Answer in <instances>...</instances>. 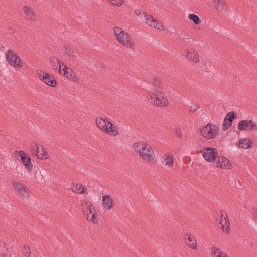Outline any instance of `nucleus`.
<instances>
[{
    "label": "nucleus",
    "mask_w": 257,
    "mask_h": 257,
    "mask_svg": "<svg viewBox=\"0 0 257 257\" xmlns=\"http://www.w3.org/2000/svg\"><path fill=\"white\" fill-rule=\"evenodd\" d=\"M102 204L105 208L110 209L113 206V201L109 195H104L102 196Z\"/></svg>",
    "instance_id": "15"
},
{
    "label": "nucleus",
    "mask_w": 257,
    "mask_h": 257,
    "mask_svg": "<svg viewBox=\"0 0 257 257\" xmlns=\"http://www.w3.org/2000/svg\"><path fill=\"white\" fill-rule=\"evenodd\" d=\"M19 155L27 171L29 172H31L33 169V164L31 162V158L24 151H20Z\"/></svg>",
    "instance_id": "7"
},
{
    "label": "nucleus",
    "mask_w": 257,
    "mask_h": 257,
    "mask_svg": "<svg viewBox=\"0 0 257 257\" xmlns=\"http://www.w3.org/2000/svg\"><path fill=\"white\" fill-rule=\"evenodd\" d=\"M62 51L63 53L67 54L73 59H75L76 58V56L74 54V51L73 49L70 48L69 47H64L63 48Z\"/></svg>",
    "instance_id": "24"
},
{
    "label": "nucleus",
    "mask_w": 257,
    "mask_h": 257,
    "mask_svg": "<svg viewBox=\"0 0 257 257\" xmlns=\"http://www.w3.org/2000/svg\"><path fill=\"white\" fill-rule=\"evenodd\" d=\"M13 185L16 190H18V191H20V190L21 189V188L23 187V185L20 183H17L14 182L13 183Z\"/></svg>",
    "instance_id": "40"
},
{
    "label": "nucleus",
    "mask_w": 257,
    "mask_h": 257,
    "mask_svg": "<svg viewBox=\"0 0 257 257\" xmlns=\"http://www.w3.org/2000/svg\"><path fill=\"white\" fill-rule=\"evenodd\" d=\"M41 70H39V71H40ZM39 75V76L41 77H43V73H41V72H40L39 73H38Z\"/></svg>",
    "instance_id": "48"
},
{
    "label": "nucleus",
    "mask_w": 257,
    "mask_h": 257,
    "mask_svg": "<svg viewBox=\"0 0 257 257\" xmlns=\"http://www.w3.org/2000/svg\"><path fill=\"white\" fill-rule=\"evenodd\" d=\"M108 125L105 129L107 133L114 136L118 134V128L109 121H108Z\"/></svg>",
    "instance_id": "14"
},
{
    "label": "nucleus",
    "mask_w": 257,
    "mask_h": 257,
    "mask_svg": "<svg viewBox=\"0 0 257 257\" xmlns=\"http://www.w3.org/2000/svg\"><path fill=\"white\" fill-rule=\"evenodd\" d=\"M116 39L120 44L126 46V47L131 48L133 46V43L131 41V37L125 32L121 33Z\"/></svg>",
    "instance_id": "9"
},
{
    "label": "nucleus",
    "mask_w": 257,
    "mask_h": 257,
    "mask_svg": "<svg viewBox=\"0 0 257 257\" xmlns=\"http://www.w3.org/2000/svg\"><path fill=\"white\" fill-rule=\"evenodd\" d=\"M208 132H207V139H214V136L213 134V129L212 127L209 126L208 127Z\"/></svg>",
    "instance_id": "34"
},
{
    "label": "nucleus",
    "mask_w": 257,
    "mask_h": 257,
    "mask_svg": "<svg viewBox=\"0 0 257 257\" xmlns=\"http://www.w3.org/2000/svg\"><path fill=\"white\" fill-rule=\"evenodd\" d=\"M208 126L212 127L213 134L215 138L219 133L218 127L216 125L211 123H208Z\"/></svg>",
    "instance_id": "30"
},
{
    "label": "nucleus",
    "mask_w": 257,
    "mask_h": 257,
    "mask_svg": "<svg viewBox=\"0 0 257 257\" xmlns=\"http://www.w3.org/2000/svg\"><path fill=\"white\" fill-rule=\"evenodd\" d=\"M7 60L9 64L16 68L23 66L20 58L12 50H8L6 53Z\"/></svg>",
    "instance_id": "1"
},
{
    "label": "nucleus",
    "mask_w": 257,
    "mask_h": 257,
    "mask_svg": "<svg viewBox=\"0 0 257 257\" xmlns=\"http://www.w3.org/2000/svg\"><path fill=\"white\" fill-rule=\"evenodd\" d=\"M75 190L76 191H75L77 193H78L79 194H83L85 193V191H86V188L84 186L81 184H79L76 186Z\"/></svg>",
    "instance_id": "29"
},
{
    "label": "nucleus",
    "mask_w": 257,
    "mask_h": 257,
    "mask_svg": "<svg viewBox=\"0 0 257 257\" xmlns=\"http://www.w3.org/2000/svg\"><path fill=\"white\" fill-rule=\"evenodd\" d=\"M193 110H194V109H190V112H193Z\"/></svg>",
    "instance_id": "49"
},
{
    "label": "nucleus",
    "mask_w": 257,
    "mask_h": 257,
    "mask_svg": "<svg viewBox=\"0 0 257 257\" xmlns=\"http://www.w3.org/2000/svg\"><path fill=\"white\" fill-rule=\"evenodd\" d=\"M26 186H23V187L21 188V189L20 190V191H18L20 194L23 195V196H26L28 195V193L26 192Z\"/></svg>",
    "instance_id": "41"
},
{
    "label": "nucleus",
    "mask_w": 257,
    "mask_h": 257,
    "mask_svg": "<svg viewBox=\"0 0 257 257\" xmlns=\"http://www.w3.org/2000/svg\"><path fill=\"white\" fill-rule=\"evenodd\" d=\"M217 150L211 147H204L202 151V155L204 159L208 162H214L217 158Z\"/></svg>",
    "instance_id": "2"
},
{
    "label": "nucleus",
    "mask_w": 257,
    "mask_h": 257,
    "mask_svg": "<svg viewBox=\"0 0 257 257\" xmlns=\"http://www.w3.org/2000/svg\"><path fill=\"white\" fill-rule=\"evenodd\" d=\"M188 240L189 241V243H188V245L190 247H191L192 249H196L197 248V243H196V240L195 239L194 237H192L191 235V234H188ZM187 243V242H186Z\"/></svg>",
    "instance_id": "26"
},
{
    "label": "nucleus",
    "mask_w": 257,
    "mask_h": 257,
    "mask_svg": "<svg viewBox=\"0 0 257 257\" xmlns=\"http://www.w3.org/2000/svg\"><path fill=\"white\" fill-rule=\"evenodd\" d=\"M213 3L215 9L219 12H222L227 6V3L224 0H214Z\"/></svg>",
    "instance_id": "17"
},
{
    "label": "nucleus",
    "mask_w": 257,
    "mask_h": 257,
    "mask_svg": "<svg viewBox=\"0 0 257 257\" xmlns=\"http://www.w3.org/2000/svg\"><path fill=\"white\" fill-rule=\"evenodd\" d=\"M40 72L43 73V77L42 80L44 83L53 87H55L56 86L57 81L54 76L42 70H40Z\"/></svg>",
    "instance_id": "10"
},
{
    "label": "nucleus",
    "mask_w": 257,
    "mask_h": 257,
    "mask_svg": "<svg viewBox=\"0 0 257 257\" xmlns=\"http://www.w3.org/2000/svg\"><path fill=\"white\" fill-rule=\"evenodd\" d=\"M252 211L253 213V215H257V208L253 207L252 208Z\"/></svg>",
    "instance_id": "44"
},
{
    "label": "nucleus",
    "mask_w": 257,
    "mask_h": 257,
    "mask_svg": "<svg viewBox=\"0 0 257 257\" xmlns=\"http://www.w3.org/2000/svg\"><path fill=\"white\" fill-rule=\"evenodd\" d=\"M208 124L204 127H203L200 130V133L201 135L207 138V132H208Z\"/></svg>",
    "instance_id": "36"
},
{
    "label": "nucleus",
    "mask_w": 257,
    "mask_h": 257,
    "mask_svg": "<svg viewBox=\"0 0 257 257\" xmlns=\"http://www.w3.org/2000/svg\"><path fill=\"white\" fill-rule=\"evenodd\" d=\"M156 29H158L160 30H163L165 29V27L163 25V24L161 23L156 22L154 25H153V26Z\"/></svg>",
    "instance_id": "39"
},
{
    "label": "nucleus",
    "mask_w": 257,
    "mask_h": 257,
    "mask_svg": "<svg viewBox=\"0 0 257 257\" xmlns=\"http://www.w3.org/2000/svg\"><path fill=\"white\" fill-rule=\"evenodd\" d=\"M186 56L188 59H189V60L193 62H194L195 63L199 62V55L194 50L190 52H188Z\"/></svg>",
    "instance_id": "21"
},
{
    "label": "nucleus",
    "mask_w": 257,
    "mask_h": 257,
    "mask_svg": "<svg viewBox=\"0 0 257 257\" xmlns=\"http://www.w3.org/2000/svg\"><path fill=\"white\" fill-rule=\"evenodd\" d=\"M200 107L199 104H196V107L194 108L193 112H195L197 109H199Z\"/></svg>",
    "instance_id": "45"
},
{
    "label": "nucleus",
    "mask_w": 257,
    "mask_h": 257,
    "mask_svg": "<svg viewBox=\"0 0 257 257\" xmlns=\"http://www.w3.org/2000/svg\"><path fill=\"white\" fill-rule=\"evenodd\" d=\"M141 151H143L144 153L147 152L148 153H150L151 154H154V151L152 149V147L148 144L144 142H141Z\"/></svg>",
    "instance_id": "25"
},
{
    "label": "nucleus",
    "mask_w": 257,
    "mask_h": 257,
    "mask_svg": "<svg viewBox=\"0 0 257 257\" xmlns=\"http://www.w3.org/2000/svg\"><path fill=\"white\" fill-rule=\"evenodd\" d=\"M152 84L154 86L158 87L160 89H161L163 86L162 80L160 77H153Z\"/></svg>",
    "instance_id": "27"
},
{
    "label": "nucleus",
    "mask_w": 257,
    "mask_h": 257,
    "mask_svg": "<svg viewBox=\"0 0 257 257\" xmlns=\"http://www.w3.org/2000/svg\"><path fill=\"white\" fill-rule=\"evenodd\" d=\"M113 31L114 35L116 36V38L118 37L121 34V33L124 32L121 30V28L116 27L114 28Z\"/></svg>",
    "instance_id": "37"
},
{
    "label": "nucleus",
    "mask_w": 257,
    "mask_h": 257,
    "mask_svg": "<svg viewBox=\"0 0 257 257\" xmlns=\"http://www.w3.org/2000/svg\"><path fill=\"white\" fill-rule=\"evenodd\" d=\"M24 11L27 15L28 18L30 20H34L36 16L35 13L32 11V9L30 7L26 6L24 7Z\"/></svg>",
    "instance_id": "20"
},
{
    "label": "nucleus",
    "mask_w": 257,
    "mask_h": 257,
    "mask_svg": "<svg viewBox=\"0 0 257 257\" xmlns=\"http://www.w3.org/2000/svg\"><path fill=\"white\" fill-rule=\"evenodd\" d=\"M61 74H63V75L69 79L75 82H77L79 79L74 71L71 68H68L66 65H64V67L62 69Z\"/></svg>",
    "instance_id": "11"
},
{
    "label": "nucleus",
    "mask_w": 257,
    "mask_h": 257,
    "mask_svg": "<svg viewBox=\"0 0 257 257\" xmlns=\"http://www.w3.org/2000/svg\"><path fill=\"white\" fill-rule=\"evenodd\" d=\"M110 2L114 6H119L123 3L122 0H109Z\"/></svg>",
    "instance_id": "38"
},
{
    "label": "nucleus",
    "mask_w": 257,
    "mask_h": 257,
    "mask_svg": "<svg viewBox=\"0 0 257 257\" xmlns=\"http://www.w3.org/2000/svg\"><path fill=\"white\" fill-rule=\"evenodd\" d=\"M167 160V161L165 163V165H167L169 167L173 166V156L170 155L169 156H167L166 159H165V161Z\"/></svg>",
    "instance_id": "31"
},
{
    "label": "nucleus",
    "mask_w": 257,
    "mask_h": 257,
    "mask_svg": "<svg viewBox=\"0 0 257 257\" xmlns=\"http://www.w3.org/2000/svg\"><path fill=\"white\" fill-rule=\"evenodd\" d=\"M33 149L34 151H36L35 154L39 158L41 159H46L48 158L49 154L43 148H42V152H40L38 146L36 144H35L33 146Z\"/></svg>",
    "instance_id": "12"
},
{
    "label": "nucleus",
    "mask_w": 257,
    "mask_h": 257,
    "mask_svg": "<svg viewBox=\"0 0 257 257\" xmlns=\"http://www.w3.org/2000/svg\"><path fill=\"white\" fill-rule=\"evenodd\" d=\"M50 63L53 64V67L54 69H57V65H56V63H58L59 64V72L60 73H62V69L61 68L62 65H65L63 62H61V61L55 57H52L50 58Z\"/></svg>",
    "instance_id": "19"
},
{
    "label": "nucleus",
    "mask_w": 257,
    "mask_h": 257,
    "mask_svg": "<svg viewBox=\"0 0 257 257\" xmlns=\"http://www.w3.org/2000/svg\"><path fill=\"white\" fill-rule=\"evenodd\" d=\"M151 100L157 106H165L168 104V101L166 98V95L160 91H156L155 93V98L151 97Z\"/></svg>",
    "instance_id": "3"
},
{
    "label": "nucleus",
    "mask_w": 257,
    "mask_h": 257,
    "mask_svg": "<svg viewBox=\"0 0 257 257\" xmlns=\"http://www.w3.org/2000/svg\"><path fill=\"white\" fill-rule=\"evenodd\" d=\"M136 13L137 15H139L141 14V12L139 10H137L136 11Z\"/></svg>",
    "instance_id": "47"
},
{
    "label": "nucleus",
    "mask_w": 257,
    "mask_h": 257,
    "mask_svg": "<svg viewBox=\"0 0 257 257\" xmlns=\"http://www.w3.org/2000/svg\"><path fill=\"white\" fill-rule=\"evenodd\" d=\"M175 134H176V136L177 137H178L179 138H181V137H182V135H181V133H182L181 129V128H178L177 127H176V128L175 129Z\"/></svg>",
    "instance_id": "42"
},
{
    "label": "nucleus",
    "mask_w": 257,
    "mask_h": 257,
    "mask_svg": "<svg viewBox=\"0 0 257 257\" xmlns=\"http://www.w3.org/2000/svg\"><path fill=\"white\" fill-rule=\"evenodd\" d=\"M188 18L192 20L195 24H199L201 23V20L199 17L194 14H189Z\"/></svg>",
    "instance_id": "28"
},
{
    "label": "nucleus",
    "mask_w": 257,
    "mask_h": 257,
    "mask_svg": "<svg viewBox=\"0 0 257 257\" xmlns=\"http://www.w3.org/2000/svg\"><path fill=\"white\" fill-rule=\"evenodd\" d=\"M24 254L27 256H30L31 253V251L29 246H27L24 245L22 248Z\"/></svg>",
    "instance_id": "32"
},
{
    "label": "nucleus",
    "mask_w": 257,
    "mask_h": 257,
    "mask_svg": "<svg viewBox=\"0 0 257 257\" xmlns=\"http://www.w3.org/2000/svg\"><path fill=\"white\" fill-rule=\"evenodd\" d=\"M143 15L145 18L146 22L148 24L149 26L153 27V25L156 23L157 20L151 15H149L145 12H143Z\"/></svg>",
    "instance_id": "23"
},
{
    "label": "nucleus",
    "mask_w": 257,
    "mask_h": 257,
    "mask_svg": "<svg viewBox=\"0 0 257 257\" xmlns=\"http://www.w3.org/2000/svg\"><path fill=\"white\" fill-rule=\"evenodd\" d=\"M9 32H10L11 34H14V33H15V30H14V29H12V28H10V30H9Z\"/></svg>",
    "instance_id": "46"
},
{
    "label": "nucleus",
    "mask_w": 257,
    "mask_h": 257,
    "mask_svg": "<svg viewBox=\"0 0 257 257\" xmlns=\"http://www.w3.org/2000/svg\"><path fill=\"white\" fill-rule=\"evenodd\" d=\"M90 221L94 223H97V220L95 213H93V214L92 215L91 217L90 218Z\"/></svg>",
    "instance_id": "43"
},
{
    "label": "nucleus",
    "mask_w": 257,
    "mask_h": 257,
    "mask_svg": "<svg viewBox=\"0 0 257 257\" xmlns=\"http://www.w3.org/2000/svg\"><path fill=\"white\" fill-rule=\"evenodd\" d=\"M238 146L240 148L246 149L251 148L252 142L250 139L244 138L239 141Z\"/></svg>",
    "instance_id": "18"
},
{
    "label": "nucleus",
    "mask_w": 257,
    "mask_h": 257,
    "mask_svg": "<svg viewBox=\"0 0 257 257\" xmlns=\"http://www.w3.org/2000/svg\"><path fill=\"white\" fill-rule=\"evenodd\" d=\"M214 161V164L217 167L222 169H228L230 168L231 164L227 158L224 156H217V158Z\"/></svg>",
    "instance_id": "8"
},
{
    "label": "nucleus",
    "mask_w": 257,
    "mask_h": 257,
    "mask_svg": "<svg viewBox=\"0 0 257 257\" xmlns=\"http://www.w3.org/2000/svg\"><path fill=\"white\" fill-rule=\"evenodd\" d=\"M236 114L234 111L228 112L223 121L222 129L223 131H227L232 125L233 120L236 118Z\"/></svg>",
    "instance_id": "6"
},
{
    "label": "nucleus",
    "mask_w": 257,
    "mask_h": 257,
    "mask_svg": "<svg viewBox=\"0 0 257 257\" xmlns=\"http://www.w3.org/2000/svg\"><path fill=\"white\" fill-rule=\"evenodd\" d=\"M3 251L4 257H11V254L8 249V248L6 246H4L3 247Z\"/></svg>",
    "instance_id": "35"
},
{
    "label": "nucleus",
    "mask_w": 257,
    "mask_h": 257,
    "mask_svg": "<svg viewBox=\"0 0 257 257\" xmlns=\"http://www.w3.org/2000/svg\"><path fill=\"white\" fill-rule=\"evenodd\" d=\"M141 142L140 143H136L134 144V148L136 152H139L142 159L148 160L150 162L153 161L155 158V154L148 153L145 152L144 153L143 151H141Z\"/></svg>",
    "instance_id": "5"
},
{
    "label": "nucleus",
    "mask_w": 257,
    "mask_h": 257,
    "mask_svg": "<svg viewBox=\"0 0 257 257\" xmlns=\"http://www.w3.org/2000/svg\"><path fill=\"white\" fill-rule=\"evenodd\" d=\"M222 212H223L222 210L220 211V213L221 214V221H220L219 223L220 224H221V228H222V230L224 231H225L227 233H229L230 232V223H229V219H228L227 216L225 217H224V219H225L224 224H222V218L223 217V214H222ZM226 216H227L226 214Z\"/></svg>",
    "instance_id": "16"
},
{
    "label": "nucleus",
    "mask_w": 257,
    "mask_h": 257,
    "mask_svg": "<svg viewBox=\"0 0 257 257\" xmlns=\"http://www.w3.org/2000/svg\"><path fill=\"white\" fill-rule=\"evenodd\" d=\"M212 253L213 257H229L226 253L223 252L215 247L212 248Z\"/></svg>",
    "instance_id": "22"
},
{
    "label": "nucleus",
    "mask_w": 257,
    "mask_h": 257,
    "mask_svg": "<svg viewBox=\"0 0 257 257\" xmlns=\"http://www.w3.org/2000/svg\"><path fill=\"white\" fill-rule=\"evenodd\" d=\"M237 128L239 131H242L248 130L250 131L253 130L257 131V126L254 124L251 120H241L237 125Z\"/></svg>",
    "instance_id": "4"
},
{
    "label": "nucleus",
    "mask_w": 257,
    "mask_h": 257,
    "mask_svg": "<svg viewBox=\"0 0 257 257\" xmlns=\"http://www.w3.org/2000/svg\"><path fill=\"white\" fill-rule=\"evenodd\" d=\"M108 121L107 119H103L102 117H97L96 119V124L97 126L102 131H105L106 127L108 126Z\"/></svg>",
    "instance_id": "13"
},
{
    "label": "nucleus",
    "mask_w": 257,
    "mask_h": 257,
    "mask_svg": "<svg viewBox=\"0 0 257 257\" xmlns=\"http://www.w3.org/2000/svg\"><path fill=\"white\" fill-rule=\"evenodd\" d=\"M85 205H86V207H85L83 209L84 212L85 213H87L88 211H89V213H92V210H91L92 204L90 203H88L87 202H86Z\"/></svg>",
    "instance_id": "33"
}]
</instances>
